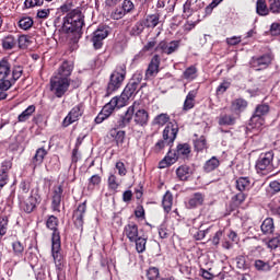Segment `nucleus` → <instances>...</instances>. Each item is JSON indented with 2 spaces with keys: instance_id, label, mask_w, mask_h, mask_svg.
<instances>
[{
  "instance_id": "obj_1",
  "label": "nucleus",
  "mask_w": 280,
  "mask_h": 280,
  "mask_svg": "<svg viewBox=\"0 0 280 280\" xmlns=\"http://www.w3.org/2000/svg\"><path fill=\"white\" fill-rule=\"evenodd\" d=\"M71 73H73V63L63 61L57 70V74L50 78V92L55 97L61 98L67 95L71 86Z\"/></svg>"
},
{
  "instance_id": "obj_2",
  "label": "nucleus",
  "mask_w": 280,
  "mask_h": 280,
  "mask_svg": "<svg viewBox=\"0 0 280 280\" xmlns=\"http://www.w3.org/2000/svg\"><path fill=\"white\" fill-rule=\"evenodd\" d=\"M22 75L23 66L12 67L8 59H2L0 61V91H10Z\"/></svg>"
},
{
  "instance_id": "obj_3",
  "label": "nucleus",
  "mask_w": 280,
  "mask_h": 280,
  "mask_svg": "<svg viewBox=\"0 0 280 280\" xmlns=\"http://www.w3.org/2000/svg\"><path fill=\"white\" fill-rule=\"evenodd\" d=\"M82 27H84V14L82 13V8L77 7L63 18L61 32L63 34H72L74 38H81Z\"/></svg>"
},
{
  "instance_id": "obj_4",
  "label": "nucleus",
  "mask_w": 280,
  "mask_h": 280,
  "mask_svg": "<svg viewBox=\"0 0 280 280\" xmlns=\"http://www.w3.org/2000/svg\"><path fill=\"white\" fill-rule=\"evenodd\" d=\"M60 224V220L57 219L56 215H49L46 220V229L52 231L51 234V255L57 268L62 266V242L60 238V230L58 225Z\"/></svg>"
},
{
  "instance_id": "obj_5",
  "label": "nucleus",
  "mask_w": 280,
  "mask_h": 280,
  "mask_svg": "<svg viewBox=\"0 0 280 280\" xmlns=\"http://www.w3.org/2000/svg\"><path fill=\"white\" fill-rule=\"evenodd\" d=\"M126 63H119L118 66H116L115 70L109 75L105 97H110L113 93L121 89L124 80H126Z\"/></svg>"
},
{
  "instance_id": "obj_6",
  "label": "nucleus",
  "mask_w": 280,
  "mask_h": 280,
  "mask_svg": "<svg viewBox=\"0 0 280 280\" xmlns=\"http://www.w3.org/2000/svg\"><path fill=\"white\" fill-rule=\"evenodd\" d=\"M270 113V105L259 104L255 107L254 114L249 119L250 128L261 130L266 124V115Z\"/></svg>"
},
{
  "instance_id": "obj_7",
  "label": "nucleus",
  "mask_w": 280,
  "mask_h": 280,
  "mask_svg": "<svg viewBox=\"0 0 280 280\" xmlns=\"http://www.w3.org/2000/svg\"><path fill=\"white\" fill-rule=\"evenodd\" d=\"M272 60H275V55L266 52L261 56L252 57L249 65L256 71H264V69H268L272 65Z\"/></svg>"
},
{
  "instance_id": "obj_8",
  "label": "nucleus",
  "mask_w": 280,
  "mask_h": 280,
  "mask_svg": "<svg viewBox=\"0 0 280 280\" xmlns=\"http://www.w3.org/2000/svg\"><path fill=\"white\" fill-rule=\"evenodd\" d=\"M275 160V152L268 151L266 153H261L256 161V170L258 172H272L275 168L272 166V161Z\"/></svg>"
},
{
  "instance_id": "obj_9",
  "label": "nucleus",
  "mask_w": 280,
  "mask_h": 280,
  "mask_svg": "<svg viewBox=\"0 0 280 280\" xmlns=\"http://www.w3.org/2000/svg\"><path fill=\"white\" fill-rule=\"evenodd\" d=\"M108 34H110V27L107 25H100L97 30L93 32L92 43L94 49H102L104 40L108 38Z\"/></svg>"
},
{
  "instance_id": "obj_10",
  "label": "nucleus",
  "mask_w": 280,
  "mask_h": 280,
  "mask_svg": "<svg viewBox=\"0 0 280 280\" xmlns=\"http://www.w3.org/2000/svg\"><path fill=\"white\" fill-rule=\"evenodd\" d=\"M84 106L82 104L75 105L65 117L62 121L63 128H69L71 124H75V121L80 120V117L84 115Z\"/></svg>"
},
{
  "instance_id": "obj_11",
  "label": "nucleus",
  "mask_w": 280,
  "mask_h": 280,
  "mask_svg": "<svg viewBox=\"0 0 280 280\" xmlns=\"http://www.w3.org/2000/svg\"><path fill=\"white\" fill-rule=\"evenodd\" d=\"M176 137H178V125L174 122H168L163 130V139L164 141H167V145L170 148L174 145Z\"/></svg>"
},
{
  "instance_id": "obj_12",
  "label": "nucleus",
  "mask_w": 280,
  "mask_h": 280,
  "mask_svg": "<svg viewBox=\"0 0 280 280\" xmlns=\"http://www.w3.org/2000/svg\"><path fill=\"white\" fill-rule=\"evenodd\" d=\"M84 215H86V201L80 203L72 214L74 226L81 231L84 228Z\"/></svg>"
},
{
  "instance_id": "obj_13",
  "label": "nucleus",
  "mask_w": 280,
  "mask_h": 280,
  "mask_svg": "<svg viewBox=\"0 0 280 280\" xmlns=\"http://www.w3.org/2000/svg\"><path fill=\"white\" fill-rule=\"evenodd\" d=\"M160 67H161V57L159 55H154L145 70L144 80L156 78V75L159 74Z\"/></svg>"
},
{
  "instance_id": "obj_14",
  "label": "nucleus",
  "mask_w": 280,
  "mask_h": 280,
  "mask_svg": "<svg viewBox=\"0 0 280 280\" xmlns=\"http://www.w3.org/2000/svg\"><path fill=\"white\" fill-rule=\"evenodd\" d=\"M139 88L137 86V83H128L122 93L120 94V96H118V100H120L121 102V105H125L128 104V101L131 98V97H135V95H137V93H139Z\"/></svg>"
},
{
  "instance_id": "obj_15",
  "label": "nucleus",
  "mask_w": 280,
  "mask_h": 280,
  "mask_svg": "<svg viewBox=\"0 0 280 280\" xmlns=\"http://www.w3.org/2000/svg\"><path fill=\"white\" fill-rule=\"evenodd\" d=\"M139 106V103L135 102L131 106H129L124 115L117 121V128H126L128 124L132 121V117H135V108Z\"/></svg>"
},
{
  "instance_id": "obj_16",
  "label": "nucleus",
  "mask_w": 280,
  "mask_h": 280,
  "mask_svg": "<svg viewBox=\"0 0 280 280\" xmlns=\"http://www.w3.org/2000/svg\"><path fill=\"white\" fill-rule=\"evenodd\" d=\"M12 167V161L10 160H4L1 163V168H0V187L3 188L5 187L7 183L10 180V175L8 174Z\"/></svg>"
},
{
  "instance_id": "obj_17",
  "label": "nucleus",
  "mask_w": 280,
  "mask_h": 280,
  "mask_svg": "<svg viewBox=\"0 0 280 280\" xmlns=\"http://www.w3.org/2000/svg\"><path fill=\"white\" fill-rule=\"evenodd\" d=\"M133 121L136 126L143 128L148 125V121H150V114L145 109H137L136 113H133Z\"/></svg>"
},
{
  "instance_id": "obj_18",
  "label": "nucleus",
  "mask_w": 280,
  "mask_h": 280,
  "mask_svg": "<svg viewBox=\"0 0 280 280\" xmlns=\"http://www.w3.org/2000/svg\"><path fill=\"white\" fill-rule=\"evenodd\" d=\"M178 161V155L176 154V151H172V149L168 150L166 155L162 161L159 163L160 170H165L166 167H172L174 163Z\"/></svg>"
},
{
  "instance_id": "obj_19",
  "label": "nucleus",
  "mask_w": 280,
  "mask_h": 280,
  "mask_svg": "<svg viewBox=\"0 0 280 280\" xmlns=\"http://www.w3.org/2000/svg\"><path fill=\"white\" fill-rule=\"evenodd\" d=\"M124 235L127 236L129 242H135L139 237V225L131 222L124 228Z\"/></svg>"
},
{
  "instance_id": "obj_20",
  "label": "nucleus",
  "mask_w": 280,
  "mask_h": 280,
  "mask_svg": "<svg viewBox=\"0 0 280 280\" xmlns=\"http://www.w3.org/2000/svg\"><path fill=\"white\" fill-rule=\"evenodd\" d=\"M246 108H248V101H246L244 98H236V100L232 101L231 110L235 115H240L241 113H244V110H246Z\"/></svg>"
},
{
  "instance_id": "obj_21",
  "label": "nucleus",
  "mask_w": 280,
  "mask_h": 280,
  "mask_svg": "<svg viewBox=\"0 0 280 280\" xmlns=\"http://www.w3.org/2000/svg\"><path fill=\"white\" fill-rule=\"evenodd\" d=\"M122 103L120 102L118 96H115L108 102L104 107L103 110L106 113L109 117L113 115L115 112V108H124L126 105H121Z\"/></svg>"
},
{
  "instance_id": "obj_22",
  "label": "nucleus",
  "mask_w": 280,
  "mask_h": 280,
  "mask_svg": "<svg viewBox=\"0 0 280 280\" xmlns=\"http://www.w3.org/2000/svg\"><path fill=\"white\" fill-rule=\"evenodd\" d=\"M142 23L144 24V27L148 30H154L159 23H161V15L158 13L154 14H149L145 16V19L141 20Z\"/></svg>"
},
{
  "instance_id": "obj_23",
  "label": "nucleus",
  "mask_w": 280,
  "mask_h": 280,
  "mask_svg": "<svg viewBox=\"0 0 280 280\" xmlns=\"http://www.w3.org/2000/svg\"><path fill=\"white\" fill-rule=\"evenodd\" d=\"M218 167H220V159L214 155L203 163L202 171L205 174H211V172H215Z\"/></svg>"
},
{
  "instance_id": "obj_24",
  "label": "nucleus",
  "mask_w": 280,
  "mask_h": 280,
  "mask_svg": "<svg viewBox=\"0 0 280 280\" xmlns=\"http://www.w3.org/2000/svg\"><path fill=\"white\" fill-rule=\"evenodd\" d=\"M38 205V199L34 196H30L27 200L21 203V209L24 213H33Z\"/></svg>"
},
{
  "instance_id": "obj_25",
  "label": "nucleus",
  "mask_w": 280,
  "mask_h": 280,
  "mask_svg": "<svg viewBox=\"0 0 280 280\" xmlns=\"http://www.w3.org/2000/svg\"><path fill=\"white\" fill-rule=\"evenodd\" d=\"M47 155V150L45 148H38L35 152V155L32 159V167L36 170L39 165H43V161H45V156Z\"/></svg>"
},
{
  "instance_id": "obj_26",
  "label": "nucleus",
  "mask_w": 280,
  "mask_h": 280,
  "mask_svg": "<svg viewBox=\"0 0 280 280\" xmlns=\"http://www.w3.org/2000/svg\"><path fill=\"white\" fill-rule=\"evenodd\" d=\"M109 136L115 140L117 148L124 145V141H126V131L113 128L109 130Z\"/></svg>"
},
{
  "instance_id": "obj_27",
  "label": "nucleus",
  "mask_w": 280,
  "mask_h": 280,
  "mask_svg": "<svg viewBox=\"0 0 280 280\" xmlns=\"http://www.w3.org/2000/svg\"><path fill=\"white\" fill-rule=\"evenodd\" d=\"M198 95V92L196 90H192L188 92L186 100L183 105V110L187 113V110H191L196 106V96Z\"/></svg>"
},
{
  "instance_id": "obj_28",
  "label": "nucleus",
  "mask_w": 280,
  "mask_h": 280,
  "mask_svg": "<svg viewBox=\"0 0 280 280\" xmlns=\"http://www.w3.org/2000/svg\"><path fill=\"white\" fill-rule=\"evenodd\" d=\"M191 174L194 173L191 172V167L188 165H180L176 168V176L178 180H189V178H191Z\"/></svg>"
},
{
  "instance_id": "obj_29",
  "label": "nucleus",
  "mask_w": 280,
  "mask_h": 280,
  "mask_svg": "<svg viewBox=\"0 0 280 280\" xmlns=\"http://www.w3.org/2000/svg\"><path fill=\"white\" fill-rule=\"evenodd\" d=\"M205 203V195L202 192H195L188 200L189 209H196L202 207Z\"/></svg>"
},
{
  "instance_id": "obj_30",
  "label": "nucleus",
  "mask_w": 280,
  "mask_h": 280,
  "mask_svg": "<svg viewBox=\"0 0 280 280\" xmlns=\"http://www.w3.org/2000/svg\"><path fill=\"white\" fill-rule=\"evenodd\" d=\"M254 268L257 272H270L272 270V265L270 260L256 259L254 260Z\"/></svg>"
},
{
  "instance_id": "obj_31",
  "label": "nucleus",
  "mask_w": 280,
  "mask_h": 280,
  "mask_svg": "<svg viewBox=\"0 0 280 280\" xmlns=\"http://www.w3.org/2000/svg\"><path fill=\"white\" fill-rule=\"evenodd\" d=\"M177 159H189L191 154V147L187 143L178 144L176 148Z\"/></svg>"
},
{
  "instance_id": "obj_32",
  "label": "nucleus",
  "mask_w": 280,
  "mask_h": 280,
  "mask_svg": "<svg viewBox=\"0 0 280 280\" xmlns=\"http://www.w3.org/2000/svg\"><path fill=\"white\" fill-rule=\"evenodd\" d=\"M256 14H258V16H268V14H270L269 4L266 3V0L256 1Z\"/></svg>"
},
{
  "instance_id": "obj_33",
  "label": "nucleus",
  "mask_w": 280,
  "mask_h": 280,
  "mask_svg": "<svg viewBox=\"0 0 280 280\" xmlns=\"http://www.w3.org/2000/svg\"><path fill=\"white\" fill-rule=\"evenodd\" d=\"M260 230L264 233V235H270L275 232V221L272 218H267L264 220V222L260 225Z\"/></svg>"
},
{
  "instance_id": "obj_34",
  "label": "nucleus",
  "mask_w": 280,
  "mask_h": 280,
  "mask_svg": "<svg viewBox=\"0 0 280 280\" xmlns=\"http://www.w3.org/2000/svg\"><path fill=\"white\" fill-rule=\"evenodd\" d=\"M1 43H2V48L8 51L16 47L18 40H16V37H14V35H7L2 38Z\"/></svg>"
},
{
  "instance_id": "obj_35",
  "label": "nucleus",
  "mask_w": 280,
  "mask_h": 280,
  "mask_svg": "<svg viewBox=\"0 0 280 280\" xmlns=\"http://www.w3.org/2000/svg\"><path fill=\"white\" fill-rule=\"evenodd\" d=\"M65 190L62 189V185L58 186L54 189L52 192V207L54 209H58L60 207V202H62V192Z\"/></svg>"
},
{
  "instance_id": "obj_36",
  "label": "nucleus",
  "mask_w": 280,
  "mask_h": 280,
  "mask_svg": "<svg viewBox=\"0 0 280 280\" xmlns=\"http://www.w3.org/2000/svg\"><path fill=\"white\" fill-rule=\"evenodd\" d=\"M172 205H174V196H172V192L167 191L162 200V206L165 213H170V211H172Z\"/></svg>"
},
{
  "instance_id": "obj_37",
  "label": "nucleus",
  "mask_w": 280,
  "mask_h": 280,
  "mask_svg": "<svg viewBox=\"0 0 280 280\" xmlns=\"http://www.w3.org/2000/svg\"><path fill=\"white\" fill-rule=\"evenodd\" d=\"M34 113H36V106L30 105L24 112H22L19 115L18 121H20V122L27 121V119H30V117H32V115H34Z\"/></svg>"
},
{
  "instance_id": "obj_38",
  "label": "nucleus",
  "mask_w": 280,
  "mask_h": 280,
  "mask_svg": "<svg viewBox=\"0 0 280 280\" xmlns=\"http://www.w3.org/2000/svg\"><path fill=\"white\" fill-rule=\"evenodd\" d=\"M236 189L238 191H246V189H250V179L248 177H240L236 179Z\"/></svg>"
},
{
  "instance_id": "obj_39",
  "label": "nucleus",
  "mask_w": 280,
  "mask_h": 280,
  "mask_svg": "<svg viewBox=\"0 0 280 280\" xmlns=\"http://www.w3.org/2000/svg\"><path fill=\"white\" fill-rule=\"evenodd\" d=\"M144 30H145V24H143V21L140 20L136 22V25H133L130 28L129 34L130 36H139L142 32H144Z\"/></svg>"
},
{
  "instance_id": "obj_40",
  "label": "nucleus",
  "mask_w": 280,
  "mask_h": 280,
  "mask_svg": "<svg viewBox=\"0 0 280 280\" xmlns=\"http://www.w3.org/2000/svg\"><path fill=\"white\" fill-rule=\"evenodd\" d=\"M219 126H235V118L233 115L224 114L219 117Z\"/></svg>"
},
{
  "instance_id": "obj_41",
  "label": "nucleus",
  "mask_w": 280,
  "mask_h": 280,
  "mask_svg": "<svg viewBox=\"0 0 280 280\" xmlns=\"http://www.w3.org/2000/svg\"><path fill=\"white\" fill-rule=\"evenodd\" d=\"M18 25L20 30H32V26L34 25V20L30 16H25L19 21Z\"/></svg>"
},
{
  "instance_id": "obj_42",
  "label": "nucleus",
  "mask_w": 280,
  "mask_h": 280,
  "mask_svg": "<svg viewBox=\"0 0 280 280\" xmlns=\"http://www.w3.org/2000/svg\"><path fill=\"white\" fill-rule=\"evenodd\" d=\"M133 242L136 243L137 253H145V245L148 244V238L143 236H138Z\"/></svg>"
},
{
  "instance_id": "obj_43",
  "label": "nucleus",
  "mask_w": 280,
  "mask_h": 280,
  "mask_svg": "<svg viewBox=\"0 0 280 280\" xmlns=\"http://www.w3.org/2000/svg\"><path fill=\"white\" fill-rule=\"evenodd\" d=\"M57 10L59 14H70V12H73V10H75V5L72 1H67Z\"/></svg>"
},
{
  "instance_id": "obj_44",
  "label": "nucleus",
  "mask_w": 280,
  "mask_h": 280,
  "mask_svg": "<svg viewBox=\"0 0 280 280\" xmlns=\"http://www.w3.org/2000/svg\"><path fill=\"white\" fill-rule=\"evenodd\" d=\"M170 122V115L167 114H160L154 117L153 126H165V124Z\"/></svg>"
},
{
  "instance_id": "obj_45",
  "label": "nucleus",
  "mask_w": 280,
  "mask_h": 280,
  "mask_svg": "<svg viewBox=\"0 0 280 280\" xmlns=\"http://www.w3.org/2000/svg\"><path fill=\"white\" fill-rule=\"evenodd\" d=\"M194 145L197 152H202V150H207V138H205V136H201L194 141Z\"/></svg>"
},
{
  "instance_id": "obj_46",
  "label": "nucleus",
  "mask_w": 280,
  "mask_h": 280,
  "mask_svg": "<svg viewBox=\"0 0 280 280\" xmlns=\"http://www.w3.org/2000/svg\"><path fill=\"white\" fill-rule=\"evenodd\" d=\"M269 14H280V0H268Z\"/></svg>"
},
{
  "instance_id": "obj_47",
  "label": "nucleus",
  "mask_w": 280,
  "mask_h": 280,
  "mask_svg": "<svg viewBox=\"0 0 280 280\" xmlns=\"http://www.w3.org/2000/svg\"><path fill=\"white\" fill-rule=\"evenodd\" d=\"M268 248H271V250H278L279 253V246H280V232L276 234V236L267 243Z\"/></svg>"
},
{
  "instance_id": "obj_48",
  "label": "nucleus",
  "mask_w": 280,
  "mask_h": 280,
  "mask_svg": "<svg viewBox=\"0 0 280 280\" xmlns=\"http://www.w3.org/2000/svg\"><path fill=\"white\" fill-rule=\"evenodd\" d=\"M12 248H13V253H14V255H16V257L23 256V252L25 250V246H23V243H21L20 241H14L12 243Z\"/></svg>"
},
{
  "instance_id": "obj_49",
  "label": "nucleus",
  "mask_w": 280,
  "mask_h": 280,
  "mask_svg": "<svg viewBox=\"0 0 280 280\" xmlns=\"http://www.w3.org/2000/svg\"><path fill=\"white\" fill-rule=\"evenodd\" d=\"M9 222H10V219H8V215L0 217V237H3V235L8 233Z\"/></svg>"
},
{
  "instance_id": "obj_50",
  "label": "nucleus",
  "mask_w": 280,
  "mask_h": 280,
  "mask_svg": "<svg viewBox=\"0 0 280 280\" xmlns=\"http://www.w3.org/2000/svg\"><path fill=\"white\" fill-rule=\"evenodd\" d=\"M179 48H180V39L172 40L168 44V47L166 50V56H172V54H176V51H178Z\"/></svg>"
},
{
  "instance_id": "obj_51",
  "label": "nucleus",
  "mask_w": 280,
  "mask_h": 280,
  "mask_svg": "<svg viewBox=\"0 0 280 280\" xmlns=\"http://www.w3.org/2000/svg\"><path fill=\"white\" fill-rule=\"evenodd\" d=\"M145 275L148 280H155L159 279V277H161V271L156 267H150L147 270Z\"/></svg>"
},
{
  "instance_id": "obj_52",
  "label": "nucleus",
  "mask_w": 280,
  "mask_h": 280,
  "mask_svg": "<svg viewBox=\"0 0 280 280\" xmlns=\"http://www.w3.org/2000/svg\"><path fill=\"white\" fill-rule=\"evenodd\" d=\"M102 183V177L100 175H93L92 177L89 178L88 183V189H95L97 185Z\"/></svg>"
},
{
  "instance_id": "obj_53",
  "label": "nucleus",
  "mask_w": 280,
  "mask_h": 280,
  "mask_svg": "<svg viewBox=\"0 0 280 280\" xmlns=\"http://www.w3.org/2000/svg\"><path fill=\"white\" fill-rule=\"evenodd\" d=\"M196 73H198V70L191 66L184 71V78L185 80H196Z\"/></svg>"
},
{
  "instance_id": "obj_54",
  "label": "nucleus",
  "mask_w": 280,
  "mask_h": 280,
  "mask_svg": "<svg viewBox=\"0 0 280 280\" xmlns=\"http://www.w3.org/2000/svg\"><path fill=\"white\" fill-rule=\"evenodd\" d=\"M236 261V267L238 268V270H248V264L246 262V257L245 256H237L235 258Z\"/></svg>"
},
{
  "instance_id": "obj_55",
  "label": "nucleus",
  "mask_w": 280,
  "mask_h": 280,
  "mask_svg": "<svg viewBox=\"0 0 280 280\" xmlns=\"http://www.w3.org/2000/svg\"><path fill=\"white\" fill-rule=\"evenodd\" d=\"M126 14L124 7H118L112 12V19H114V21H119L120 19H124Z\"/></svg>"
},
{
  "instance_id": "obj_56",
  "label": "nucleus",
  "mask_w": 280,
  "mask_h": 280,
  "mask_svg": "<svg viewBox=\"0 0 280 280\" xmlns=\"http://www.w3.org/2000/svg\"><path fill=\"white\" fill-rule=\"evenodd\" d=\"M121 7L126 14H132L135 12V2L131 0H124Z\"/></svg>"
},
{
  "instance_id": "obj_57",
  "label": "nucleus",
  "mask_w": 280,
  "mask_h": 280,
  "mask_svg": "<svg viewBox=\"0 0 280 280\" xmlns=\"http://www.w3.org/2000/svg\"><path fill=\"white\" fill-rule=\"evenodd\" d=\"M159 45L156 37L149 40L142 48V51H154Z\"/></svg>"
},
{
  "instance_id": "obj_58",
  "label": "nucleus",
  "mask_w": 280,
  "mask_h": 280,
  "mask_svg": "<svg viewBox=\"0 0 280 280\" xmlns=\"http://www.w3.org/2000/svg\"><path fill=\"white\" fill-rule=\"evenodd\" d=\"M231 89V82L223 81L218 88H217V95H224L226 91Z\"/></svg>"
},
{
  "instance_id": "obj_59",
  "label": "nucleus",
  "mask_w": 280,
  "mask_h": 280,
  "mask_svg": "<svg viewBox=\"0 0 280 280\" xmlns=\"http://www.w3.org/2000/svg\"><path fill=\"white\" fill-rule=\"evenodd\" d=\"M108 187L109 189H113V191H117L119 188V183H117V176L114 174L109 175L108 177Z\"/></svg>"
},
{
  "instance_id": "obj_60",
  "label": "nucleus",
  "mask_w": 280,
  "mask_h": 280,
  "mask_svg": "<svg viewBox=\"0 0 280 280\" xmlns=\"http://www.w3.org/2000/svg\"><path fill=\"white\" fill-rule=\"evenodd\" d=\"M18 45L21 49H25V47H28L30 45V37L26 35H21L18 39Z\"/></svg>"
},
{
  "instance_id": "obj_61",
  "label": "nucleus",
  "mask_w": 280,
  "mask_h": 280,
  "mask_svg": "<svg viewBox=\"0 0 280 280\" xmlns=\"http://www.w3.org/2000/svg\"><path fill=\"white\" fill-rule=\"evenodd\" d=\"M44 3V0H25L24 5L25 8H36L43 5Z\"/></svg>"
},
{
  "instance_id": "obj_62",
  "label": "nucleus",
  "mask_w": 280,
  "mask_h": 280,
  "mask_svg": "<svg viewBox=\"0 0 280 280\" xmlns=\"http://www.w3.org/2000/svg\"><path fill=\"white\" fill-rule=\"evenodd\" d=\"M167 47H168L167 42L166 40H162L155 47V51H161V54H166L167 55Z\"/></svg>"
},
{
  "instance_id": "obj_63",
  "label": "nucleus",
  "mask_w": 280,
  "mask_h": 280,
  "mask_svg": "<svg viewBox=\"0 0 280 280\" xmlns=\"http://www.w3.org/2000/svg\"><path fill=\"white\" fill-rule=\"evenodd\" d=\"M233 200L235 205H242V202L246 200V194H244V191H241L233 197Z\"/></svg>"
},
{
  "instance_id": "obj_64",
  "label": "nucleus",
  "mask_w": 280,
  "mask_h": 280,
  "mask_svg": "<svg viewBox=\"0 0 280 280\" xmlns=\"http://www.w3.org/2000/svg\"><path fill=\"white\" fill-rule=\"evenodd\" d=\"M270 32L272 36H280V23H272L270 26Z\"/></svg>"
}]
</instances>
